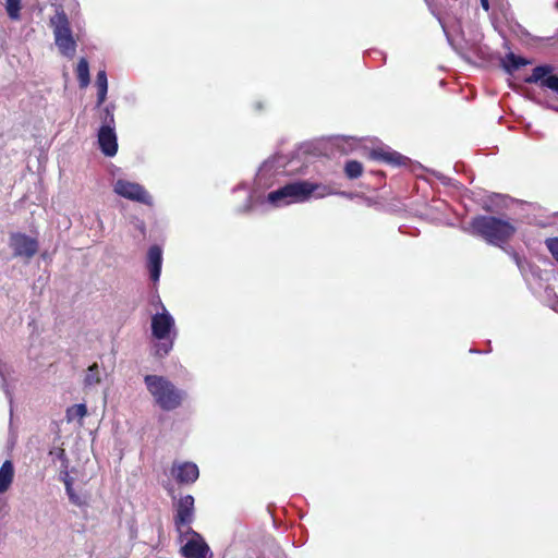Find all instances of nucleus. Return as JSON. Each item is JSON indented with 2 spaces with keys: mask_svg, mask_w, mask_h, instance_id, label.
<instances>
[{
  "mask_svg": "<svg viewBox=\"0 0 558 558\" xmlns=\"http://www.w3.org/2000/svg\"><path fill=\"white\" fill-rule=\"evenodd\" d=\"M472 233L482 236L488 243L499 245L508 241L515 228L508 221L493 216H478L471 222Z\"/></svg>",
  "mask_w": 558,
  "mask_h": 558,
  "instance_id": "obj_3",
  "label": "nucleus"
},
{
  "mask_svg": "<svg viewBox=\"0 0 558 558\" xmlns=\"http://www.w3.org/2000/svg\"><path fill=\"white\" fill-rule=\"evenodd\" d=\"M76 75L82 88H85L90 83L89 65L85 58H81L76 66Z\"/></svg>",
  "mask_w": 558,
  "mask_h": 558,
  "instance_id": "obj_19",
  "label": "nucleus"
},
{
  "mask_svg": "<svg viewBox=\"0 0 558 558\" xmlns=\"http://www.w3.org/2000/svg\"><path fill=\"white\" fill-rule=\"evenodd\" d=\"M106 375V369L102 366H100L98 363H93L85 371L83 378L84 389L88 390L101 384Z\"/></svg>",
  "mask_w": 558,
  "mask_h": 558,
  "instance_id": "obj_16",
  "label": "nucleus"
},
{
  "mask_svg": "<svg viewBox=\"0 0 558 558\" xmlns=\"http://www.w3.org/2000/svg\"><path fill=\"white\" fill-rule=\"evenodd\" d=\"M113 192L125 199L148 206L153 205V197L150 194L143 185L136 182L119 179L113 184Z\"/></svg>",
  "mask_w": 558,
  "mask_h": 558,
  "instance_id": "obj_6",
  "label": "nucleus"
},
{
  "mask_svg": "<svg viewBox=\"0 0 558 558\" xmlns=\"http://www.w3.org/2000/svg\"><path fill=\"white\" fill-rule=\"evenodd\" d=\"M5 10L11 20H19L21 11V0H7Z\"/></svg>",
  "mask_w": 558,
  "mask_h": 558,
  "instance_id": "obj_24",
  "label": "nucleus"
},
{
  "mask_svg": "<svg viewBox=\"0 0 558 558\" xmlns=\"http://www.w3.org/2000/svg\"><path fill=\"white\" fill-rule=\"evenodd\" d=\"M144 383L156 405L163 411H173L180 408L187 397L184 390L163 376L146 375Z\"/></svg>",
  "mask_w": 558,
  "mask_h": 558,
  "instance_id": "obj_1",
  "label": "nucleus"
},
{
  "mask_svg": "<svg viewBox=\"0 0 558 558\" xmlns=\"http://www.w3.org/2000/svg\"><path fill=\"white\" fill-rule=\"evenodd\" d=\"M272 168H274V161H270V160L265 161L260 166V168L256 174V181H257L258 185L266 184V182H264V180H266V178L270 174V172L272 171Z\"/></svg>",
  "mask_w": 558,
  "mask_h": 558,
  "instance_id": "obj_23",
  "label": "nucleus"
},
{
  "mask_svg": "<svg viewBox=\"0 0 558 558\" xmlns=\"http://www.w3.org/2000/svg\"><path fill=\"white\" fill-rule=\"evenodd\" d=\"M50 25L53 28L56 46L63 56L72 58L76 50V41L66 14L63 11H57L50 19Z\"/></svg>",
  "mask_w": 558,
  "mask_h": 558,
  "instance_id": "obj_4",
  "label": "nucleus"
},
{
  "mask_svg": "<svg viewBox=\"0 0 558 558\" xmlns=\"http://www.w3.org/2000/svg\"><path fill=\"white\" fill-rule=\"evenodd\" d=\"M246 201L248 204L244 207L245 211H247L251 208V196L250 195H247Z\"/></svg>",
  "mask_w": 558,
  "mask_h": 558,
  "instance_id": "obj_31",
  "label": "nucleus"
},
{
  "mask_svg": "<svg viewBox=\"0 0 558 558\" xmlns=\"http://www.w3.org/2000/svg\"><path fill=\"white\" fill-rule=\"evenodd\" d=\"M369 158L386 162L391 166L405 165V161L408 160L407 157L402 156L401 154L395 150H391L389 147H379L372 149L369 151Z\"/></svg>",
  "mask_w": 558,
  "mask_h": 558,
  "instance_id": "obj_13",
  "label": "nucleus"
},
{
  "mask_svg": "<svg viewBox=\"0 0 558 558\" xmlns=\"http://www.w3.org/2000/svg\"><path fill=\"white\" fill-rule=\"evenodd\" d=\"M114 110L116 106L113 104H109L101 109V126L99 130H116Z\"/></svg>",
  "mask_w": 558,
  "mask_h": 558,
  "instance_id": "obj_18",
  "label": "nucleus"
},
{
  "mask_svg": "<svg viewBox=\"0 0 558 558\" xmlns=\"http://www.w3.org/2000/svg\"><path fill=\"white\" fill-rule=\"evenodd\" d=\"M171 475L179 484H192L198 478L199 471L193 462H174Z\"/></svg>",
  "mask_w": 558,
  "mask_h": 558,
  "instance_id": "obj_11",
  "label": "nucleus"
},
{
  "mask_svg": "<svg viewBox=\"0 0 558 558\" xmlns=\"http://www.w3.org/2000/svg\"><path fill=\"white\" fill-rule=\"evenodd\" d=\"M554 68L549 64L537 65L530 76L525 77L527 84H537L558 94V75H553Z\"/></svg>",
  "mask_w": 558,
  "mask_h": 558,
  "instance_id": "obj_10",
  "label": "nucleus"
},
{
  "mask_svg": "<svg viewBox=\"0 0 558 558\" xmlns=\"http://www.w3.org/2000/svg\"><path fill=\"white\" fill-rule=\"evenodd\" d=\"M514 258H515L517 265L519 266V268H521L520 258L518 256H514Z\"/></svg>",
  "mask_w": 558,
  "mask_h": 558,
  "instance_id": "obj_32",
  "label": "nucleus"
},
{
  "mask_svg": "<svg viewBox=\"0 0 558 558\" xmlns=\"http://www.w3.org/2000/svg\"><path fill=\"white\" fill-rule=\"evenodd\" d=\"M87 415V408L84 403L74 404L66 409L65 417L70 423L76 418L83 420Z\"/></svg>",
  "mask_w": 558,
  "mask_h": 558,
  "instance_id": "obj_21",
  "label": "nucleus"
},
{
  "mask_svg": "<svg viewBox=\"0 0 558 558\" xmlns=\"http://www.w3.org/2000/svg\"><path fill=\"white\" fill-rule=\"evenodd\" d=\"M108 88H97V107L101 106L107 98Z\"/></svg>",
  "mask_w": 558,
  "mask_h": 558,
  "instance_id": "obj_28",
  "label": "nucleus"
},
{
  "mask_svg": "<svg viewBox=\"0 0 558 558\" xmlns=\"http://www.w3.org/2000/svg\"><path fill=\"white\" fill-rule=\"evenodd\" d=\"M10 247L16 257L31 259L38 252V241L27 234L15 232L10 235Z\"/></svg>",
  "mask_w": 558,
  "mask_h": 558,
  "instance_id": "obj_9",
  "label": "nucleus"
},
{
  "mask_svg": "<svg viewBox=\"0 0 558 558\" xmlns=\"http://www.w3.org/2000/svg\"><path fill=\"white\" fill-rule=\"evenodd\" d=\"M159 301H161V300L159 299V296H157L156 304L160 307Z\"/></svg>",
  "mask_w": 558,
  "mask_h": 558,
  "instance_id": "obj_33",
  "label": "nucleus"
},
{
  "mask_svg": "<svg viewBox=\"0 0 558 558\" xmlns=\"http://www.w3.org/2000/svg\"><path fill=\"white\" fill-rule=\"evenodd\" d=\"M0 377H1V380H2V384H1L2 389L4 390L5 395L9 397L10 402H12L11 395H10V392H9L8 388H7L5 380H4V377H3V374H2V372H1V371H0Z\"/></svg>",
  "mask_w": 558,
  "mask_h": 558,
  "instance_id": "obj_29",
  "label": "nucleus"
},
{
  "mask_svg": "<svg viewBox=\"0 0 558 558\" xmlns=\"http://www.w3.org/2000/svg\"><path fill=\"white\" fill-rule=\"evenodd\" d=\"M344 172L349 179H356L363 172V166L356 160H350L345 163Z\"/></svg>",
  "mask_w": 558,
  "mask_h": 558,
  "instance_id": "obj_22",
  "label": "nucleus"
},
{
  "mask_svg": "<svg viewBox=\"0 0 558 558\" xmlns=\"http://www.w3.org/2000/svg\"><path fill=\"white\" fill-rule=\"evenodd\" d=\"M194 520V498L191 495L182 497L177 505L174 525L179 533V541L183 543V532Z\"/></svg>",
  "mask_w": 558,
  "mask_h": 558,
  "instance_id": "obj_8",
  "label": "nucleus"
},
{
  "mask_svg": "<svg viewBox=\"0 0 558 558\" xmlns=\"http://www.w3.org/2000/svg\"><path fill=\"white\" fill-rule=\"evenodd\" d=\"M14 477V468L10 460H5L0 466V494L5 493Z\"/></svg>",
  "mask_w": 558,
  "mask_h": 558,
  "instance_id": "obj_17",
  "label": "nucleus"
},
{
  "mask_svg": "<svg viewBox=\"0 0 558 558\" xmlns=\"http://www.w3.org/2000/svg\"><path fill=\"white\" fill-rule=\"evenodd\" d=\"M97 88H108V78L105 70H99L96 76Z\"/></svg>",
  "mask_w": 558,
  "mask_h": 558,
  "instance_id": "obj_27",
  "label": "nucleus"
},
{
  "mask_svg": "<svg viewBox=\"0 0 558 558\" xmlns=\"http://www.w3.org/2000/svg\"><path fill=\"white\" fill-rule=\"evenodd\" d=\"M301 186L303 190L304 203L311 198L319 199L328 195L338 194L331 186L322 183L301 181Z\"/></svg>",
  "mask_w": 558,
  "mask_h": 558,
  "instance_id": "obj_12",
  "label": "nucleus"
},
{
  "mask_svg": "<svg viewBox=\"0 0 558 558\" xmlns=\"http://www.w3.org/2000/svg\"><path fill=\"white\" fill-rule=\"evenodd\" d=\"M529 63L530 61H527L526 59L510 52L506 56L504 66L508 73H512L519 70L521 66L526 65Z\"/></svg>",
  "mask_w": 558,
  "mask_h": 558,
  "instance_id": "obj_20",
  "label": "nucleus"
},
{
  "mask_svg": "<svg viewBox=\"0 0 558 558\" xmlns=\"http://www.w3.org/2000/svg\"><path fill=\"white\" fill-rule=\"evenodd\" d=\"M481 5L485 11L489 10V1L488 0H481Z\"/></svg>",
  "mask_w": 558,
  "mask_h": 558,
  "instance_id": "obj_30",
  "label": "nucleus"
},
{
  "mask_svg": "<svg viewBox=\"0 0 558 558\" xmlns=\"http://www.w3.org/2000/svg\"><path fill=\"white\" fill-rule=\"evenodd\" d=\"M64 484H65V490H66L70 501L76 506L82 505L81 498L75 494V492L72 487L71 480H65Z\"/></svg>",
  "mask_w": 558,
  "mask_h": 558,
  "instance_id": "obj_25",
  "label": "nucleus"
},
{
  "mask_svg": "<svg viewBox=\"0 0 558 558\" xmlns=\"http://www.w3.org/2000/svg\"><path fill=\"white\" fill-rule=\"evenodd\" d=\"M162 266V250L159 245H151L147 252V268L150 279L158 282Z\"/></svg>",
  "mask_w": 558,
  "mask_h": 558,
  "instance_id": "obj_14",
  "label": "nucleus"
},
{
  "mask_svg": "<svg viewBox=\"0 0 558 558\" xmlns=\"http://www.w3.org/2000/svg\"><path fill=\"white\" fill-rule=\"evenodd\" d=\"M267 203L277 208L304 203L301 180L288 183L270 192L267 195Z\"/></svg>",
  "mask_w": 558,
  "mask_h": 558,
  "instance_id": "obj_5",
  "label": "nucleus"
},
{
  "mask_svg": "<svg viewBox=\"0 0 558 558\" xmlns=\"http://www.w3.org/2000/svg\"><path fill=\"white\" fill-rule=\"evenodd\" d=\"M159 304L160 312L151 316L150 328L153 337L158 340L155 344V355L163 357L172 350L178 330L173 316L161 301H159Z\"/></svg>",
  "mask_w": 558,
  "mask_h": 558,
  "instance_id": "obj_2",
  "label": "nucleus"
},
{
  "mask_svg": "<svg viewBox=\"0 0 558 558\" xmlns=\"http://www.w3.org/2000/svg\"><path fill=\"white\" fill-rule=\"evenodd\" d=\"M546 247L558 263V238H549L546 240Z\"/></svg>",
  "mask_w": 558,
  "mask_h": 558,
  "instance_id": "obj_26",
  "label": "nucleus"
},
{
  "mask_svg": "<svg viewBox=\"0 0 558 558\" xmlns=\"http://www.w3.org/2000/svg\"><path fill=\"white\" fill-rule=\"evenodd\" d=\"M185 544L181 547V555L184 558H206L211 555L209 546L206 544L203 536L187 526L183 532V541Z\"/></svg>",
  "mask_w": 558,
  "mask_h": 558,
  "instance_id": "obj_7",
  "label": "nucleus"
},
{
  "mask_svg": "<svg viewBox=\"0 0 558 558\" xmlns=\"http://www.w3.org/2000/svg\"><path fill=\"white\" fill-rule=\"evenodd\" d=\"M98 144L105 156L113 157L118 151V140L116 130H99Z\"/></svg>",
  "mask_w": 558,
  "mask_h": 558,
  "instance_id": "obj_15",
  "label": "nucleus"
}]
</instances>
